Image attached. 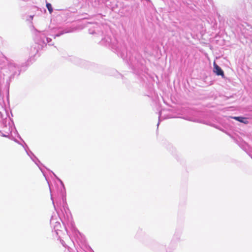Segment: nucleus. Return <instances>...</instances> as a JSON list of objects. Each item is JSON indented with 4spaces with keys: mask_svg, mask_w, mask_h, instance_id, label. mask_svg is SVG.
Returning <instances> with one entry per match:
<instances>
[{
    "mask_svg": "<svg viewBox=\"0 0 252 252\" xmlns=\"http://www.w3.org/2000/svg\"><path fill=\"white\" fill-rule=\"evenodd\" d=\"M214 72L218 75L224 76V73L221 68L215 62L214 63Z\"/></svg>",
    "mask_w": 252,
    "mask_h": 252,
    "instance_id": "obj_1",
    "label": "nucleus"
},
{
    "mask_svg": "<svg viewBox=\"0 0 252 252\" xmlns=\"http://www.w3.org/2000/svg\"><path fill=\"white\" fill-rule=\"evenodd\" d=\"M19 68L18 66H16L14 63H10L9 64V69L11 71L12 73L15 74L16 73V70Z\"/></svg>",
    "mask_w": 252,
    "mask_h": 252,
    "instance_id": "obj_2",
    "label": "nucleus"
},
{
    "mask_svg": "<svg viewBox=\"0 0 252 252\" xmlns=\"http://www.w3.org/2000/svg\"><path fill=\"white\" fill-rule=\"evenodd\" d=\"M233 118L239 122H242V123H243L245 124H246L248 122L246 118H243L241 117H234Z\"/></svg>",
    "mask_w": 252,
    "mask_h": 252,
    "instance_id": "obj_3",
    "label": "nucleus"
},
{
    "mask_svg": "<svg viewBox=\"0 0 252 252\" xmlns=\"http://www.w3.org/2000/svg\"><path fill=\"white\" fill-rule=\"evenodd\" d=\"M46 7H47L48 10H49L50 13H51L53 11L52 5L49 3H47L46 4Z\"/></svg>",
    "mask_w": 252,
    "mask_h": 252,
    "instance_id": "obj_4",
    "label": "nucleus"
},
{
    "mask_svg": "<svg viewBox=\"0 0 252 252\" xmlns=\"http://www.w3.org/2000/svg\"><path fill=\"white\" fill-rule=\"evenodd\" d=\"M46 40H47V42L48 43H49L51 41L52 39H51V38H50L47 37V38H46Z\"/></svg>",
    "mask_w": 252,
    "mask_h": 252,
    "instance_id": "obj_5",
    "label": "nucleus"
},
{
    "mask_svg": "<svg viewBox=\"0 0 252 252\" xmlns=\"http://www.w3.org/2000/svg\"><path fill=\"white\" fill-rule=\"evenodd\" d=\"M63 34V32H61V33L60 34H57L56 35L55 37L54 38H55L56 36H59L60 35H62Z\"/></svg>",
    "mask_w": 252,
    "mask_h": 252,
    "instance_id": "obj_6",
    "label": "nucleus"
},
{
    "mask_svg": "<svg viewBox=\"0 0 252 252\" xmlns=\"http://www.w3.org/2000/svg\"><path fill=\"white\" fill-rule=\"evenodd\" d=\"M161 113H160L159 114V121H160L161 120Z\"/></svg>",
    "mask_w": 252,
    "mask_h": 252,
    "instance_id": "obj_7",
    "label": "nucleus"
},
{
    "mask_svg": "<svg viewBox=\"0 0 252 252\" xmlns=\"http://www.w3.org/2000/svg\"><path fill=\"white\" fill-rule=\"evenodd\" d=\"M2 136H4V137H7V135H6L5 134H3V135H2Z\"/></svg>",
    "mask_w": 252,
    "mask_h": 252,
    "instance_id": "obj_8",
    "label": "nucleus"
}]
</instances>
